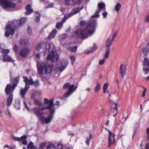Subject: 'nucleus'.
I'll return each instance as SVG.
<instances>
[{
	"label": "nucleus",
	"instance_id": "1",
	"mask_svg": "<svg viewBox=\"0 0 149 149\" xmlns=\"http://www.w3.org/2000/svg\"><path fill=\"white\" fill-rule=\"evenodd\" d=\"M96 25V21L93 20L90 22L85 29H79L73 32L72 36L76 39L85 38L89 34L91 35L95 31Z\"/></svg>",
	"mask_w": 149,
	"mask_h": 149
},
{
	"label": "nucleus",
	"instance_id": "2",
	"mask_svg": "<svg viewBox=\"0 0 149 149\" xmlns=\"http://www.w3.org/2000/svg\"><path fill=\"white\" fill-rule=\"evenodd\" d=\"M37 71L39 74H47L51 73L53 69V65L46 63L36 61Z\"/></svg>",
	"mask_w": 149,
	"mask_h": 149
},
{
	"label": "nucleus",
	"instance_id": "3",
	"mask_svg": "<svg viewBox=\"0 0 149 149\" xmlns=\"http://www.w3.org/2000/svg\"><path fill=\"white\" fill-rule=\"evenodd\" d=\"M107 131L109 132V136L108 139V146L110 148L112 145H114L116 143V140L115 137V135L109 130Z\"/></svg>",
	"mask_w": 149,
	"mask_h": 149
},
{
	"label": "nucleus",
	"instance_id": "4",
	"mask_svg": "<svg viewBox=\"0 0 149 149\" xmlns=\"http://www.w3.org/2000/svg\"><path fill=\"white\" fill-rule=\"evenodd\" d=\"M142 51L143 54L147 55L148 53L149 52V42L148 43L146 47H144L142 49ZM144 64L146 66L149 67V60L146 58H144L143 61Z\"/></svg>",
	"mask_w": 149,
	"mask_h": 149
},
{
	"label": "nucleus",
	"instance_id": "5",
	"mask_svg": "<svg viewBox=\"0 0 149 149\" xmlns=\"http://www.w3.org/2000/svg\"><path fill=\"white\" fill-rule=\"evenodd\" d=\"M6 30L5 35L6 37H8L10 35H13L14 33L15 29L13 28H12L11 26L9 24H7L6 25Z\"/></svg>",
	"mask_w": 149,
	"mask_h": 149
},
{
	"label": "nucleus",
	"instance_id": "6",
	"mask_svg": "<svg viewBox=\"0 0 149 149\" xmlns=\"http://www.w3.org/2000/svg\"><path fill=\"white\" fill-rule=\"evenodd\" d=\"M0 2L3 7L5 8H14L15 4V3L8 2V0H0Z\"/></svg>",
	"mask_w": 149,
	"mask_h": 149
},
{
	"label": "nucleus",
	"instance_id": "7",
	"mask_svg": "<svg viewBox=\"0 0 149 149\" xmlns=\"http://www.w3.org/2000/svg\"><path fill=\"white\" fill-rule=\"evenodd\" d=\"M13 140L15 141H22V143L23 145H26L27 144V141L26 140L27 136L26 135L22 136L21 138L14 137L13 138Z\"/></svg>",
	"mask_w": 149,
	"mask_h": 149
},
{
	"label": "nucleus",
	"instance_id": "8",
	"mask_svg": "<svg viewBox=\"0 0 149 149\" xmlns=\"http://www.w3.org/2000/svg\"><path fill=\"white\" fill-rule=\"evenodd\" d=\"M30 52V50L29 48H24L21 50L19 52V55L23 58H25L29 54Z\"/></svg>",
	"mask_w": 149,
	"mask_h": 149
},
{
	"label": "nucleus",
	"instance_id": "9",
	"mask_svg": "<svg viewBox=\"0 0 149 149\" xmlns=\"http://www.w3.org/2000/svg\"><path fill=\"white\" fill-rule=\"evenodd\" d=\"M120 72L122 78H123L126 75L127 68L125 65L121 64L120 67Z\"/></svg>",
	"mask_w": 149,
	"mask_h": 149
},
{
	"label": "nucleus",
	"instance_id": "10",
	"mask_svg": "<svg viewBox=\"0 0 149 149\" xmlns=\"http://www.w3.org/2000/svg\"><path fill=\"white\" fill-rule=\"evenodd\" d=\"M13 85L12 86L10 84H8L5 89V91L6 94L7 95H9L10 94H12L15 88L13 89Z\"/></svg>",
	"mask_w": 149,
	"mask_h": 149
},
{
	"label": "nucleus",
	"instance_id": "11",
	"mask_svg": "<svg viewBox=\"0 0 149 149\" xmlns=\"http://www.w3.org/2000/svg\"><path fill=\"white\" fill-rule=\"evenodd\" d=\"M116 32H115L111 37L110 36L109 37L110 38H111V39L108 38L107 39L106 42V45L107 46L106 49L109 48L110 49V46L111 45L112 42L114 40V38L116 37Z\"/></svg>",
	"mask_w": 149,
	"mask_h": 149
},
{
	"label": "nucleus",
	"instance_id": "12",
	"mask_svg": "<svg viewBox=\"0 0 149 149\" xmlns=\"http://www.w3.org/2000/svg\"><path fill=\"white\" fill-rule=\"evenodd\" d=\"M26 18L25 17L22 18L19 20H17L15 23V26L18 27L22 26L26 22Z\"/></svg>",
	"mask_w": 149,
	"mask_h": 149
},
{
	"label": "nucleus",
	"instance_id": "13",
	"mask_svg": "<svg viewBox=\"0 0 149 149\" xmlns=\"http://www.w3.org/2000/svg\"><path fill=\"white\" fill-rule=\"evenodd\" d=\"M19 76H17L16 77L11 79V82L13 85V89L15 88L17 86L18 83L20 79Z\"/></svg>",
	"mask_w": 149,
	"mask_h": 149
},
{
	"label": "nucleus",
	"instance_id": "14",
	"mask_svg": "<svg viewBox=\"0 0 149 149\" xmlns=\"http://www.w3.org/2000/svg\"><path fill=\"white\" fill-rule=\"evenodd\" d=\"M56 55L54 54V51H52L50 52L49 54L47 56V59L48 60H51L52 61H54V59H56V61H57L58 59V57L55 58V57Z\"/></svg>",
	"mask_w": 149,
	"mask_h": 149
},
{
	"label": "nucleus",
	"instance_id": "15",
	"mask_svg": "<svg viewBox=\"0 0 149 149\" xmlns=\"http://www.w3.org/2000/svg\"><path fill=\"white\" fill-rule=\"evenodd\" d=\"M29 87L28 86V87H27L26 86V85H25L24 88L20 90V95L21 98L22 99L24 98V96L28 90Z\"/></svg>",
	"mask_w": 149,
	"mask_h": 149
},
{
	"label": "nucleus",
	"instance_id": "16",
	"mask_svg": "<svg viewBox=\"0 0 149 149\" xmlns=\"http://www.w3.org/2000/svg\"><path fill=\"white\" fill-rule=\"evenodd\" d=\"M33 111L35 114L38 115V116H42V109L40 107H35L34 108Z\"/></svg>",
	"mask_w": 149,
	"mask_h": 149
},
{
	"label": "nucleus",
	"instance_id": "17",
	"mask_svg": "<svg viewBox=\"0 0 149 149\" xmlns=\"http://www.w3.org/2000/svg\"><path fill=\"white\" fill-rule=\"evenodd\" d=\"M44 103L45 104H49L48 108H49L50 107L54 108V105L53 104L54 103V99H51L49 100L47 98L44 99Z\"/></svg>",
	"mask_w": 149,
	"mask_h": 149
},
{
	"label": "nucleus",
	"instance_id": "18",
	"mask_svg": "<svg viewBox=\"0 0 149 149\" xmlns=\"http://www.w3.org/2000/svg\"><path fill=\"white\" fill-rule=\"evenodd\" d=\"M55 112H53V111H52L50 113H49L47 116V118L45 119V123H48L50 122L51 120L53 118V116Z\"/></svg>",
	"mask_w": 149,
	"mask_h": 149
},
{
	"label": "nucleus",
	"instance_id": "19",
	"mask_svg": "<svg viewBox=\"0 0 149 149\" xmlns=\"http://www.w3.org/2000/svg\"><path fill=\"white\" fill-rule=\"evenodd\" d=\"M31 6L29 4L27 5L26 7V9L27 11L25 12V14L27 15L31 14L33 12V10L31 8Z\"/></svg>",
	"mask_w": 149,
	"mask_h": 149
},
{
	"label": "nucleus",
	"instance_id": "20",
	"mask_svg": "<svg viewBox=\"0 0 149 149\" xmlns=\"http://www.w3.org/2000/svg\"><path fill=\"white\" fill-rule=\"evenodd\" d=\"M109 102L113 106H114V109H116V113L113 115V116L114 117H115L116 116L118 112V104L116 103L115 102H113L111 100H109Z\"/></svg>",
	"mask_w": 149,
	"mask_h": 149
},
{
	"label": "nucleus",
	"instance_id": "21",
	"mask_svg": "<svg viewBox=\"0 0 149 149\" xmlns=\"http://www.w3.org/2000/svg\"><path fill=\"white\" fill-rule=\"evenodd\" d=\"M45 45V43L44 42H42L39 43L36 46V49L38 51H39L41 49L43 48Z\"/></svg>",
	"mask_w": 149,
	"mask_h": 149
},
{
	"label": "nucleus",
	"instance_id": "22",
	"mask_svg": "<svg viewBox=\"0 0 149 149\" xmlns=\"http://www.w3.org/2000/svg\"><path fill=\"white\" fill-rule=\"evenodd\" d=\"M13 99V95L12 94H10L7 99V105L10 106L11 104Z\"/></svg>",
	"mask_w": 149,
	"mask_h": 149
},
{
	"label": "nucleus",
	"instance_id": "23",
	"mask_svg": "<svg viewBox=\"0 0 149 149\" xmlns=\"http://www.w3.org/2000/svg\"><path fill=\"white\" fill-rule=\"evenodd\" d=\"M98 6L99 9L98 10H100V11L103 10H105V5L104 3L103 2L100 3L98 4Z\"/></svg>",
	"mask_w": 149,
	"mask_h": 149
},
{
	"label": "nucleus",
	"instance_id": "24",
	"mask_svg": "<svg viewBox=\"0 0 149 149\" xmlns=\"http://www.w3.org/2000/svg\"><path fill=\"white\" fill-rule=\"evenodd\" d=\"M57 33V31L56 29L53 30L50 34L49 35L48 38L49 39H52L56 36Z\"/></svg>",
	"mask_w": 149,
	"mask_h": 149
},
{
	"label": "nucleus",
	"instance_id": "25",
	"mask_svg": "<svg viewBox=\"0 0 149 149\" xmlns=\"http://www.w3.org/2000/svg\"><path fill=\"white\" fill-rule=\"evenodd\" d=\"M48 106H47L45 105H43L42 107L41 108L42 111L45 109H48L49 110V113H50L52 111H53V112H55L54 108L51 107H50L49 108H48Z\"/></svg>",
	"mask_w": 149,
	"mask_h": 149
},
{
	"label": "nucleus",
	"instance_id": "26",
	"mask_svg": "<svg viewBox=\"0 0 149 149\" xmlns=\"http://www.w3.org/2000/svg\"><path fill=\"white\" fill-rule=\"evenodd\" d=\"M83 8V7H81V8L78 7L76 9H74L73 10V12L71 13L73 15L75 14H77L79 13L80 11Z\"/></svg>",
	"mask_w": 149,
	"mask_h": 149
},
{
	"label": "nucleus",
	"instance_id": "27",
	"mask_svg": "<svg viewBox=\"0 0 149 149\" xmlns=\"http://www.w3.org/2000/svg\"><path fill=\"white\" fill-rule=\"evenodd\" d=\"M28 40L27 39H20L19 43L21 45H25L27 44Z\"/></svg>",
	"mask_w": 149,
	"mask_h": 149
},
{
	"label": "nucleus",
	"instance_id": "28",
	"mask_svg": "<svg viewBox=\"0 0 149 149\" xmlns=\"http://www.w3.org/2000/svg\"><path fill=\"white\" fill-rule=\"evenodd\" d=\"M71 13L69 14H67L65 15L63 19H62V22H65V20L70 17L72 16Z\"/></svg>",
	"mask_w": 149,
	"mask_h": 149
},
{
	"label": "nucleus",
	"instance_id": "29",
	"mask_svg": "<svg viewBox=\"0 0 149 149\" xmlns=\"http://www.w3.org/2000/svg\"><path fill=\"white\" fill-rule=\"evenodd\" d=\"M77 88V86H74V85L73 84L70 87L68 91L72 93L76 90Z\"/></svg>",
	"mask_w": 149,
	"mask_h": 149
},
{
	"label": "nucleus",
	"instance_id": "30",
	"mask_svg": "<svg viewBox=\"0 0 149 149\" xmlns=\"http://www.w3.org/2000/svg\"><path fill=\"white\" fill-rule=\"evenodd\" d=\"M65 22H62V20L61 22L57 23L56 25V28L58 29H60L63 26V24Z\"/></svg>",
	"mask_w": 149,
	"mask_h": 149
},
{
	"label": "nucleus",
	"instance_id": "31",
	"mask_svg": "<svg viewBox=\"0 0 149 149\" xmlns=\"http://www.w3.org/2000/svg\"><path fill=\"white\" fill-rule=\"evenodd\" d=\"M110 49H106L105 51V54L104 55V58L107 59L109 57V54L110 53Z\"/></svg>",
	"mask_w": 149,
	"mask_h": 149
},
{
	"label": "nucleus",
	"instance_id": "32",
	"mask_svg": "<svg viewBox=\"0 0 149 149\" xmlns=\"http://www.w3.org/2000/svg\"><path fill=\"white\" fill-rule=\"evenodd\" d=\"M77 46H75L73 47H70L68 48V51L71 52H74L77 50Z\"/></svg>",
	"mask_w": 149,
	"mask_h": 149
},
{
	"label": "nucleus",
	"instance_id": "33",
	"mask_svg": "<svg viewBox=\"0 0 149 149\" xmlns=\"http://www.w3.org/2000/svg\"><path fill=\"white\" fill-rule=\"evenodd\" d=\"M96 85H97L95 88V92H98L100 91V90L101 88V86L99 83L98 82L97 83Z\"/></svg>",
	"mask_w": 149,
	"mask_h": 149
},
{
	"label": "nucleus",
	"instance_id": "34",
	"mask_svg": "<svg viewBox=\"0 0 149 149\" xmlns=\"http://www.w3.org/2000/svg\"><path fill=\"white\" fill-rule=\"evenodd\" d=\"M121 8V4L120 3H118L116 4L115 6V10L116 11L118 12Z\"/></svg>",
	"mask_w": 149,
	"mask_h": 149
},
{
	"label": "nucleus",
	"instance_id": "35",
	"mask_svg": "<svg viewBox=\"0 0 149 149\" xmlns=\"http://www.w3.org/2000/svg\"><path fill=\"white\" fill-rule=\"evenodd\" d=\"M3 60L5 61H9L11 60V57L7 55H5L3 56Z\"/></svg>",
	"mask_w": 149,
	"mask_h": 149
},
{
	"label": "nucleus",
	"instance_id": "36",
	"mask_svg": "<svg viewBox=\"0 0 149 149\" xmlns=\"http://www.w3.org/2000/svg\"><path fill=\"white\" fill-rule=\"evenodd\" d=\"M9 52V50L8 49H3L1 51V53L3 54V56L5 55H6Z\"/></svg>",
	"mask_w": 149,
	"mask_h": 149
},
{
	"label": "nucleus",
	"instance_id": "37",
	"mask_svg": "<svg viewBox=\"0 0 149 149\" xmlns=\"http://www.w3.org/2000/svg\"><path fill=\"white\" fill-rule=\"evenodd\" d=\"M68 64V61L67 60H64L61 63V66L65 68Z\"/></svg>",
	"mask_w": 149,
	"mask_h": 149
},
{
	"label": "nucleus",
	"instance_id": "38",
	"mask_svg": "<svg viewBox=\"0 0 149 149\" xmlns=\"http://www.w3.org/2000/svg\"><path fill=\"white\" fill-rule=\"evenodd\" d=\"M97 48V47L95 45H94L93 47L91 48V50H88V51L87 52H86L85 53L87 54H88L89 53H91L93 51H94Z\"/></svg>",
	"mask_w": 149,
	"mask_h": 149
},
{
	"label": "nucleus",
	"instance_id": "39",
	"mask_svg": "<svg viewBox=\"0 0 149 149\" xmlns=\"http://www.w3.org/2000/svg\"><path fill=\"white\" fill-rule=\"evenodd\" d=\"M45 48L46 51L47 50L48 52H49V50L51 48V44L47 42L45 45Z\"/></svg>",
	"mask_w": 149,
	"mask_h": 149
},
{
	"label": "nucleus",
	"instance_id": "40",
	"mask_svg": "<svg viewBox=\"0 0 149 149\" xmlns=\"http://www.w3.org/2000/svg\"><path fill=\"white\" fill-rule=\"evenodd\" d=\"M63 147V145L61 143H57V145L56 147V149H62Z\"/></svg>",
	"mask_w": 149,
	"mask_h": 149
},
{
	"label": "nucleus",
	"instance_id": "41",
	"mask_svg": "<svg viewBox=\"0 0 149 149\" xmlns=\"http://www.w3.org/2000/svg\"><path fill=\"white\" fill-rule=\"evenodd\" d=\"M108 86V84L106 83L104 84L103 86V93H104L106 92Z\"/></svg>",
	"mask_w": 149,
	"mask_h": 149
},
{
	"label": "nucleus",
	"instance_id": "42",
	"mask_svg": "<svg viewBox=\"0 0 149 149\" xmlns=\"http://www.w3.org/2000/svg\"><path fill=\"white\" fill-rule=\"evenodd\" d=\"M33 143L31 142L30 141L29 143L28 144L27 146V148L28 149H30L31 148H32L33 147Z\"/></svg>",
	"mask_w": 149,
	"mask_h": 149
},
{
	"label": "nucleus",
	"instance_id": "43",
	"mask_svg": "<svg viewBox=\"0 0 149 149\" xmlns=\"http://www.w3.org/2000/svg\"><path fill=\"white\" fill-rule=\"evenodd\" d=\"M20 103L19 101L16 102L15 104V107L17 109L20 108Z\"/></svg>",
	"mask_w": 149,
	"mask_h": 149
},
{
	"label": "nucleus",
	"instance_id": "44",
	"mask_svg": "<svg viewBox=\"0 0 149 149\" xmlns=\"http://www.w3.org/2000/svg\"><path fill=\"white\" fill-rule=\"evenodd\" d=\"M46 144V142H44L40 144L39 145V148L41 149H44L45 146Z\"/></svg>",
	"mask_w": 149,
	"mask_h": 149
},
{
	"label": "nucleus",
	"instance_id": "45",
	"mask_svg": "<svg viewBox=\"0 0 149 149\" xmlns=\"http://www.w3.org/2000/svg\"><path fill=\"white\" fill-rule=\"evenodd\" d=\"M72 93L71 92L68 90L65 93L64 95V97H67L70 96Z\"/></svg>",
	"mask_w": 149,
	"mask_h": 149
},
{
	"label": "nucleus",
	"instance_id": "46",
	"mask_svg": "<svg viewBox=\"0 0 149 149\" xmlns=\"http://www.w3.org/2000/svg\"><path fill=\"white\" fill-rule=\"evenodd\" d=\"M34 102L35 104L39 106H41L42 105L41 102L37 100H35Z\"/></svg>",
	"mask_w": 149,
	"mask_h": 149
},
{
	"label": "nucleus",
	"instance_id": "47",
	"mask_svg": "<svg viewBox=\"0 0 149 149\" xmlns=\"http://www.w3.org/2000/svg\"><path fill=\"white\" fill-rule=\"evenodd\" d=\"M54 147V146L53 144H49L46 147V149H52Z\"/></svg>",
	"mask_w": 149,
	"mask_h": 149
},
{
	"label": "nucleus",
	"instance_id": "48",
	"mask_svg": "<svg viewBox=\"0 0 149 149\" xmlns=\"http://www.w3.org/2000/svg\"><path fill=\"white\" fill-rule=\"evenodd\" d=\"M100 10H97L94 14V15L93 16V17L98 18L99 16V14L100 13Z\"/></svg>",
	"mask_w": 149,
	"mask_h": 149
},
{
	"label": "nucleus",
	"instance_id": "49",
	"mask_svg": "<svg viewBox=\"0 0 149 149\" xmlns=\"http://www.w3.org/2000/svg\"><path fill=\"white\" fill-rule=\"evenodd\" d=\"M34 83V81H33L32 78H30V79L29 80L27 83V84H30V85H33Z\"/></svg>",
	"mask_w": 149,
	"mask_h": 149
},
{
	"label": "nucleus",
	"instance_id": "50",
	"mask_svg": "<svg viewBox=\"0 0 149 149\" xmlns=\"http://www.w3.org/2000/svg\"><path fill=\"white\" fill-rule=\"evenodd\" d=\"M33 84L35 87L38 86L39 85V81L38 80H36L34 81V83Z\"/></svg>",
	"mask_w": 149,
	"mask_h": 149
},
{
	"label": "nucleus",
	"instance_id": "51",
	"mask_svg": "<svg viewBox=\"0 0 149 149\" xmlns=\"http://www.w3.org/2000/svg\"><path fill=\"white\" fill-rule=\"evenodd\" d=\"M146 132V135H147L146 139L149 142V127L147 128Z\"/></svg>",
	"mask_w": 149,
	"mask_h": 149
},
{
	"label": "nucleus",
	"instance_id": "52",
	"mask_svg": "<svg viewBox=\"0 0 149 149\" xmlns=\"http://www.w3.org/2000/svg\"><path fill=\"white\" fill-rule=\"evenodd\" d=\"M70 84L69 83H66L63 86V87L64 88L66 89L70 86Z\"/></svg>",
	"mask_w": 149,
	"mask_h": 149
},
{
	"label": "nucleus",
	"instance_id": "53",
	"mask_svg": "<svg viewBox=\"0 0 149 149\" xmlns=\"http://www.w3.org/2000/svg\"><path fill=\"white\" fill-rule=\"evenodd\" d=\"M23 79H24V81L26 83L25 85H26V86H27V83L29 79L27 78L26 77H23Z\"/></svg>",
	"mask_w": 149,
	"mask_h": 149
},
{
	"label": "nucleus",
	"instance_id": "54",
	"mask_svg": "<svg viewBox=\"0 0 149 149\" xmlns=\"http://www.w3.org/2000/svg\"><path fill=\"white\" fill-rule=\"evenodd\" d=\"M143 89H144V90L143 91L142 93V97H144L145 96V95H146V88L144 87H142Z\"/></svg>",
	"mask_w": 149,
	"mask_h": 149
},
{
	"label": "nucleus",
	"instance_id": "55",
	"mask_svg": "<svg viewBox=\"0 0 149 149\" xmlns=\"http://www.w3.org/2000/svg\"><path fill=\"white\" fill-rule=\"evenodd\" d=\"M39 117L40 118V121L43 124L44 123L45 121V119H44V117L43 116H41Z\"/></svg>",
	"mask_w": 149,
	"mask_h": 149
},
{
	"label": "nucleus",
	"instance_id": "56",
	"mask_svg": "<svg viewBox=\"0 0 149 149\" xmlns=\"http://www.w3.org/2000/svg\"><path fill=\"white\" fill-rule=\"evenodd\" d=\"M58 70L62 72L65 69V68L61 65V67H58Z\"/></svg>",
	"mask_w": 149,
	"mask_h": 149
},
{
	"label": "nucleus",
	"instance_id": "57",
	"mask_svg": "<svg viewBox=\"0 0 149 149\" xmlns=\"http://www.w3.org/2000/svg\"><path fill=\"white\" fill-rule=\"evenodd\" d=\"M40 19V15H38L36 16V22H39Z\"/></svg>",
	"mask_w": 149,
	"mask_h": 149
},
{
	"label": "nucleus",
	"instance_id": "58",
	"mask_svg": "<svg viewBox=\"0 0 149 149\" xmlns=\"http://www.w3.org/2000/svg\"><path fill=\"white\" fill-rule=\"evenodd\" d=\"M105 62V60L104 59H102L100 60L99 61V64L100 65L103 64Z\"/></svg>",
	"mask_w": 149,
	"mask_h": 149
},
{
	"label": "nucleus",
	"instance_id": "59",
	"mask_svg": "<svg viewBox=\"0 0 149 149\" xmlns=\"http://www.w3.org/2000/svg\"><path fill=\"white\" fill-rule=\"evenodd\" d=\"M145 23H149V14L147 15L145 19Z\"/></svg>",
	"mask_w": 149,
	"mask_h": 149
},
{
	"label": "nucleus",
	"instance_id": "60",
	"mask_svg": "<svg viewBox=\"0 0 149 149\" xmlns=\"http://www.w3.org/2000/svg\"><path fill=\"white\" fill-rule=\"evenodd\" d=\"M143 70L145 72V74H147L149 72V68L147 67L145 69H143Z\"/></svg>",
	"mask_w": 149,
	"mask_h": 149
},
{
	"label": "nucleus",
	"instance_id": "61",
	"mask_svg": "<svg viewBox=\"0 0 149 149\" xmlns=\"http://www.w3.org/2000/svg\"><path fill=\"white\" fill-rule=\"evenodd\" d=\"M86 24L84 20L81 21L80 23V25L83 26H84Z\"/></svg>",
	"mask_w": 149,
	"mask_h": 149
},
{
	"label": "nucleus",
	"instance_id": "62",
	"mask_svg": "<svg viewBox=\"0 0 149 149\" xmlns=\"http://www.w3.org/2000/svg\"><path fill=\"white\" fill-rule=\"evenodd\" d=\"M18 47L16 45H15L14 47V50L16 53L18 50Z\"/></svg>",
	"mask_w": 149,
	"mask_h": 149
},
{
	"label": "nucleus",
	"instance_id": "63",
	"mask_svg": "<svg viewBox=\"0 0 149 149\" xmlns=\"http://www.w3.org/2000/svg\"><path fill=\"white\" fill-rule=\"evenodd\" d=\"M28 32L29 34H31L32 33V30L31 28L28 26L27 29Z\"/></svg>",
	"mask_w": 149,
	"mask_h": 149
},
{
	"label": "nucleus",
	"instance_id": "64",
	"mask_svg": "<svg viewBox=\"0 0 149 149\" xmlns=\"http://www.w3.org/2000/svg\"><path fill=\"white\" fill-rule=\"evenodd\" d=\"M70 59L71 61H74V62H75V57L74 56H70Z\"/></svg>",
	"mask_w": 149,
	"mask_h": 149
}]
</instances>
